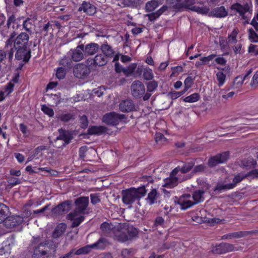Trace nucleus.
<instances>
[{"mask_svg":"<svg viewBox=\"0 0 258 258\" xmlns=\"http://www.w3.org/2000/svg\"><path fill=\"white\" fill-rule=\"evenodd\" d=\"M249 39L254 42H258V36L252 29L248 30Z\"/></svg>","mask_w":258,"mask_h":258,"instance_id":"54","label":"nucleus"},{"mask_svg":"<svg viewBox=\"0 0 258 258\" xmlns=\"http://www.w3.org/2000/svg\"><path fill=\"white\" fill-rule=\"evenodd\" d=\"M16 50L15 58L28 62L31 57V49L29 47H14Z\"/></svg>","mask_w":258,"mask_h":258,"instance_id":"6","label":"nucleus"},{"mask_svg":"<svg viewBox=\"0 0 258 258\" xmlns=\"http://www.w3.org/2000/svg\"><path fill=\"white\" fill-rule=\"evenodd\" d=\"M106 132V128L103 126H92L88 130L89 135H101Z\"/></svg>","mask_w":258,"mask_h":258,"instance_id":"26","label":"nucleus"},{"mask_svg":"<svg viewBox=\"0 0 258 258\" xmlns=\"http://www.w3.org/2000/svg\"><path fill=\"white\" fill-rule=\"evenodd\" d=\"M69 55L75 62L83 60L85 56L84 44L79 45L75 49H71L69 52Z\"/></svg>","mask_w":258,"mask_h":258,"instance_id":"12","label":"nucleus"},{"mask_svg":"<svg viewBox=\"0 0 258 258\" xmlns=\"http://www.w3.org/2000/svg\"><path fill=\"white\" fill-rule=\"evenodd\" d=\"M67 225L64 223H59L55 228L52 233V237L57 238L62 236L65 232L67 229Z\"/></svg>","mask_w":258,"mask_h":258,"instance_id":"24","label":"nucleus"},{"mask_svg":"<svg viewBox=\"0 0 258 258\" xmlns=\"http://www.w3.org/2000/svg\"><path fill=\"white\" fill-rule=\"evenodd\" d=\"M157 190L156 189H152L148 194L146 201L150 205H153L157 200Z\"/></svg>","mask_w":258,"mask_h":258,"instance_id":"37","label":"nucleus"},{"mask_svg":"<svg viewBox=\"0 0 258 258\" xmlns=\"http://www.w3.org/2000/svg\"><path fill=\"white\" fill-rule=\"evenodd\" d=\"M200 99V95L198 93H194L184 99L185 102L193 103L198 101Z\"/></svg>","mask_w":258,"mask_h":258,"instance_id":"44","label":"nucleus"},{"mask_svg":"<svg viewBox=\"0 0 258 258\" xmlns=\"http://www.w3.org/2000/svg\"><path fill=\"white\" fill-rule=\"evenodd\" d=\"M91 202L93 205H95L100 202V200L97 194H91L90 195Z\"/></svg>","mask_w":258,"mask_h":258,"instance_id":"62","label":"nucleus"},{"mask_svg":"<svg viewBox=\"0 0 258 258\" xmlns=\"http://www.w3.org/2000/svg\"><path fill=\"white\" fill-rule=\"evenodd\" d=\"M66 74V72L64 68L62 67L58 68L56 73V76L58 79L61 80L64 78Z\"/></svg>","mask_w":258,"mask_h":258,"instance_id":"52","label":"nucleus"},{"mask_svg":"<svg viewBox=\"0 0 258 258\" xmlns=\"http://www.w3.org/2000/svg\"><path fill=\"white\" fill-rule=\"evenodd\" d=\"M50 30L52 31L53 28L52 25L50 24L49 22H47L46 24H44L43 26V28L41 30V32L44 33V36H47L48 35V32Z\"/></svg>","mask_w":258,"mask_h":258,"instance_id":"47","label":"nucleus"},{"mask_svg":"<svg viewBox=\"0 0 258 258\" xmlns=\"http://www.w3.org/2000/svg\"><path fill=\"white\" fill-rule=\"evenodd\" d=\"M60 207L59 204L57 206L53 208L51 211L52 214L54 216L60 215L63 214L64 213L63 212V211H61L62 210Z\"/></svg>","mask_w":258,"mask_h":258,"instance_id":"58","label":"nucleus"},{"mask_svg":"<svg viewBox=\"0 0 258 258\" xmlns=\"http://www.w3.org/2000/svg\"><path fill=\"white\" fill-rule=\"evenodd\" d=\"M108 62V58L103 54H99L95 56V65L103 66Z\"/></svg>","mask_w":258,"mask_h":258,"instance_id":"34","label":"nucleus"},{"mask_svg":"<svg viewBox=\"0 0 258 258\" xmlns=\"http://www.w3.org/2000/svg\"><path fill=\"white\" fill-rule=\"evenodd\" d=\"M205 166L203 164H201L195 166L194 168L193 172L195 173H201L204 171Z\"/></svg>","mask_w":258,"mask_h":258,"instance_id":"63","label":"nucleus"},{"mask_svg":"<svg viewBox=\"0 0 258 258\" xmlns=\"http://www.w3.org/2000/svg\"><path fill=\"white\" fill-rule=\"evenodd\" d=\"M124 118V115L112 112L105 114L102 118L103 121L109 125L117 124L119 121Z\"/></svg>","mask_w":258,"mask_h":258,"instance_id":"7","label":"nucleus"},{"mask_svg":"<svg viewBox=\"0 0 258 258\" xmlns=\"http://www.w3.org/2000/svg\"><path fill=\"white\" fill-rule=\"evenodd\" d=\"M190 10L197 12L201 14H207L209 12V8L206 6H202L201 7L194 6L190 8Z\"/></svg>","mask_w":258,"mask_h":258,"instance_id":"39","label":"nucleus"},{"mask_svg":"<svg viewBox=\"0 0 258 258\" xmlns=\"http://www.w3.org/2000/svg\"><path fill=\"white\" fill-rule=\"evenodd\" d=\"M112 230L115 238L118 241L123 242L128 240L129 225L127 223H119Z\"/></svg>","mask_w":258,"mask_h":258,"instance_id":"3","label":"nucleus"},{"mask_svg":"<svg viewBox=\"0 0 258 258\" xmlns=\"http://www.w3.org/2000/svg\"><path fill=\"white\" fill-rule=\"evenodd\" d=\"M89 199L88 197H81L75 200V204L76 208L73 212L84 214L89 205Z\"/></svg>","mask_w":258,"mask_h":258,"instance_id":"5","label":"nucleus"},{"mask_svg":"<svg viewBox=\"0 0 258 258\" xmlns=\"http://www.w3.org/2000/svg\"><path fill=\"white\" fill-rule=\"evenodd\" d=\"M34 21L30 18H27L23 23L24 29L30 34L33 33V30L34 27Z\"/></svg>","mask_w":258,"mask_h":258,"instance_id":"31","label":"nucleus"},{"mask_svg":"<svg viewBox=\"0 0 258 258\" xmlns=\"http://www.w3.org/2000/svg\"><path fill=\"white\" fill-rule=\"evenodd\" d=\"M105 239L103 238H100L96 243H94L93 244L90 245H87L86 246L81 247L77 250H76L75 249H72V250H73V254L74 255H80V254H85L89 253L90 251L91 250V248H99V249H102L103 248L105 245Z\"/></svg>","mask_w":258,"mask_h":258,"instance_id":"4","label":"nucleus"},{"mask_svg":"<svg viewBox=\"0 0 258 258\" xmlns=\"http://www.w3.org/2000/svg\"><path fill=\"white\" fill-rule=\"evenodd\" d=\"M41 110L45 114L48 115L50 117L52 116L54 114L53 109L47 106L46 105H42L41 106Z\"/></svg>","mask_w":258,"mask_h":258,"instance_id":"48","label":"nucleus"},{"mask_svg":"<svg viewBox=\"0 0 258 258\" xmlns=\"http://www.w3.org/2000/svg\"><path fill=\"white\" fill-rule=\"evenodd\" d=\"M204 191L203 190H198L193 193L191 198L195 205L204 201Z\"/></svg>","mask_w":258,"mask_h":258,"instance_id":"30","label":"nucleus"},{"mask_svg":"<svg viewBox=\"0 0 258 258\" xmlns=\"http://www.w3.org/2000/svg\"><path fill=\"white\" fill-rule=\"evenodd\" d=\"M57 245L53 241L46 240L35 246L33 255L37 258H54Z\"/></svg>","mask_w":258,"mask_h":258,"instance_id":"2","label":"nucleus"},{"mask_svg":"<svg viewBox=\"0 0 258 258\" xmlns=\"http://www.w3.org/2000/svg\"><path fill=\"white\" fill-rule=\"evenodd\" d=\"M249 176H251L253 178H258V169L253 170L247 174H238L232 179V182L229 177L226 178L223 182H218L214 190V191H221L232 189L236 186L237 183Z\"/></svg>","mask_w":258,"mask_h":258,"instance_id":"1","label":"nucleus"},{"mask_svg":"<svg viewBox=\"0 0 258 258\" xmlns=\"http://www.w3.org/2000/svg\"><path fill=\"white\" fill-rule=\"evenodd\" d=\"M143 71V68L142 66H138L137 63L130 64V76L134 77H140Z\"/></svg>","mask_w":258,"mask_h":258,"instance_id":"23","label":"nucleus"},{"mask_svg":"<svg viewBox=\"0 0 258 258\" xmlns=\"http://www.w3.org/2000/svg\"><path fill=\"white\" fill-rule=\"evenodd\" d=\"M8 211V207L4 204L0 203V223L7 217V212Z\"/></svg>","mask_w":258,"mask_h":258,"instance_id":"40","label":"nucleus"},{"mask_svg":"<svg viewBox=\"0 0 258 258\" xmlns=\"http://www.w3.org/2000/svg\"><path fill=\"white\" fill-rule=\"evenodd\" d=\"M122 200L125 204H129V189L122 191Z\"/></svg>","mask_w":258,"mask_h":258,"instance_id":"50","label":"nucleus"},{"mask_svg":"<svg viewBox=\"0 0 258 258\" xmlns=\"http://www.w3.org/2000/svg\"><path fill=\"white\" fill-rule=\"evenodd\" d=\"M245 235V232L239 231L229 233L222 236L223 239H232L233 238H239L243 237Z\"/></svg>","mask_w":258,"mask_h":258,"instance_id":"35","label":"nucleus"},{"mask_svg":"<svg viewBox=\"0 0 258 258\" xmlns=\"http://www.w3.org/2000/svg\"><path fill=\"white\" fill-rule=\"evenodd\" d=\"M28 34L21 32L15 39L14 47H29Z\"/></svg>","mask_w":258,"mask_h":258,"instance_id":"15","label":"nucleus"},{"mask_svg":"<svg viewBox=\"0 0 258 258\" xmlns=\"http://www.w3.org/2000/svg\"><path fill=\"white\" fill-rule=\"evenodd\" d=\"M258 84V71L256 72L252 77L250 85L252 87H256Z\"/></svg>","mask_w":258,"mask_h":258,"instance_id":"64","label":"nucleus"},{"mask_svg":"<svg viewBox=\"0 0 258 258\" xmlns=\"http://www.w3.org/2000/svg\"><path fill=\"white\" fill-rule=\"evenodd\" d=\"M13 36H12L10 38H9L6 42V46L5 49L6 51L7 52V55L8 56V59L10 62L12 61L13 58V54L14 52V39L13 38Z\"/></svg>","mask_w":258,"mask_h":258,"instance_id":"20","label":"nucleus"},{"mask_svg":"<svg viewBox=\"0 0 258 258\" xmlns=\"http://www.w3.org/2000/svg\"><path fill=\"white\" fill-rule=\"evenodd\" d=\"M100 49L98 44L90 43L86 45H84V52L85 56L93 55L97 53Z\"/></svg>","mask_w":258,"mask_h":258,"instance_id":"19","label":"nucleus"},{"mask_svg":"<svg viewBox=\"0 0 258 258\" xmlns=\"http://www.w3.org/2000/svg\"><path fill=\"white\" fill-rule=\"evenodd\" d=\"M80 121L81 127L83 128H85L88 125V121L87 116L85 115L80 117Z\"/></svg>","mask_w":258,"mask_h":258,"instance_id":"55","label":"nucleus"},{"mask_svg":"<svg viewBox=\"0 0 258 258\" xmlns=\"http://www.w3.org/2000/svg\"><path fill=\"white\" fill-rule=\"evenodd\" d=\"M176 203L180 205V208L182 210H186L195 205L192 200L191 196L189 194H185L181 196Z\"/></svg>","mask_w":258,"mask_h":258,"instance_id":"11","label":"nucleus"},{"mask_svg":"<svg viewBox=\"0 0 258 258\" xmlns=\"http://www.w3.org/2000/svg\"><path fill=\"white\" fill-rule=\"evenodd\" d=\"M73 59L69 56H64L59 60V64L64 67L71 68L73 67Z\"/></svg>","mask_w":258,"mask_h":258,"instance_id":"38","label":"nucleus"},{"mask_svg":"<svg viewBox=\"0 0 258 258\" xmlns=\"http://www.w3.org/2000/svg\"><path fill=\"white\" fill-rule=\"evenodd\" d=\"M239 32V30L237 28H235L231 34L228 36V42L231 44H235L237 42V35Z\"/></svg>","mask_w":258,"mask_h":258,"instance_id":"41","label":"nucleus"},{"mask_svg":"<svg viewBox=\"0 0 258 258\" xmlns=\"http://www.w3.org/2000/svg\"><path fill=\"white\" fill-rule=\"evenodd\" d=\"M195 3L194 0H184L182 3V7L190 10Z\"/></svg>","mask_w":258,"mask_h":258,"instance_id":"59","label":"nucleus"},{"mask_svg":"<svg viewBox=\"0 0 258 258\" xmlns=\"http://www.w3.org/2000/svg\"><path fill=\"white\" fill-rule=\"evenodd\" d=\"M14 84L11 82H10L8 84V85L5 88V93L7 94V95H8L10 93H11L14 89Z\"/></svg>","mask_w":258,"mask_h":258,"instance_id":"57","label":"nucleus"},{"mask_svg":"<svg viewBox=\"0 0 258 258\" xmlns=\"http://www.w3.org/2000/svg\"><path fill=\"white\" fill-rule=\"evenodd\" d=\"M132 94L136 98H140L145 92L144 84L140 81H134L131 85Z\"/></svg>","mask_w":258,"mask_h":258,"instance_id":"10","label":"nucleus"},{"mask_svg":"<svg viewBox=\"0 0 258 258\" xmlns=\"http://www.w3.org/2000/svg\"><path fill=\"white\" fill-rule=\"evenodd\" d=\"M143 78L146 80H151L154 78L152 70L149 68L143 69Z\"/></svg>","mask_w":258,"mask_h":258,"instance_id":"42","label":"nucleus"},{"mask_svg":"<svg viewBox=\"0 0 258 258\" xmlns=\"http://www.w3.org/2000/svg\"><path fill=\"white\" fill-rule=\"evenodd\" d=\"M79 11H83L88 15H92L96 13V8L89 3L84 2L79 8Z\"/></svg>","mask_w":258,"mask_h":258,"instance_id":"22","label":"nucleus"},{"mask_svg":"<svg viewBox=\"0 0 258 258\" xmlns=\"http://www.w3.org/2000/svg\"><path fill=\"white\" fill-rule=\"evenodd\" d=\"M229 157V152H225L222 154H218L210 158L208 161V164L210 167H214L220 163L226 162Z\"/></svg>","mask_w":258,"mask_h":258,"instance_id":"13","label":"nucleus"},{"mask_svg":"<svg viewBox=\"0 0 258 258\" xmlns=\"http://www.w3.org/2000/svg\"><path fill=\"white\" fill-rule=\"evenodd\" d=\"M211 15L217 18H223L227 15V12L224 7L221 6L215 8L212 12H211Z\"/></svg>","mask_w":258,"mask_h":258,"instance_id":"33","label":"nucleus"},{"mask_svg":"<svg viewBox=\"0 0 258 258\" xmlns=\"http://www.w3.org/2000/svg\"><path fill=\"white\" fill-rule=\"evenodd\" d=\"M163 0H152L146 3V9L148 12L153 11L159 5H161Z\"/></svg>","mask_w":258,"mask_h":258,"instance_id":"32","label":"nucleus"},{"mask_svg":"<svg viewBox=\"0 0 258 258\" xmlns=\"http://www.w3.org/2000/svg\"><path fill=\"white\" fill-rule=\"evenodd\" d=\"M13 226L19 225L23 222V217L20 216H16L12 217Z\"/></svg>","mask_w":258,"mask_h":258,"instance_id":"56","label":"nucleus"},{"mask_svg":"<svg viewBox=\"0 0 258 258\" xmlns=\"http://www.w3.org/2000/svg\"><path fill=\"white\" fill-rule=\"evenodd\" d=\"M67 219L73 221L71 227L75 228L78 226L84 220V216L74 212H71L67 216Z\"/></svg>","mask_w":258,"mask_h":258,"instance_id":"17","label":"nucleus"},{"mask_svg":"<svg viewBox=\"0 0 258 258\" xmlns=\"http://www.w3.org/2000/svg\"><path fill=\"white\" fill-rule=\"evenodd\" d=\"M119 109L122 112H128L129 109V100L121 101L119 104Z\"/></svg>","mask_w":258,"mask_h":258,"instance_id":"45","label":"nucleus"},{"mask_svg":"<svg viewBox=\"0 0 258 258\" xmlns=\"http://www.w3.org/2000/svg\"><path fill=\"white\" fill-rule=\"evenodd\" d=\"M7 181L9 185L11 186L21 183V181L18 178L14 177L12 176L7 178Z\"/></svg>","mask_w":258,"mask_h":258,"instance_id":"46","label":"nucleus"},{"mask_svg":"<svg viewBox=\"0 0 258 258\" xmlns=\"http://www.w3.org/2000/svg\"><path fill=\"white\" fill-rule=\"evenodd\" d=\"M251 6L246 3L243 5H241L238 3H236L231 6V9L236 11L241 16H243L244 14L249 11Z\"/></svg>","mask_w":258,"mask_h":258,"instance_id":"21","label":"nucleus"},{"mask_svg":"<svg viewBox=\"0 0 258 258\" xmlns=\"http://www.w3.org/2000/svg\"><path fill=\"white\" fill-rule=\"evenodd\" d=\"M250 73H248L247 75L243 76H238L236 77L233 82V85L230 88H228V90L230 89H238L240 88L243 83V81L245 80L246 77L248 76Z\"/></svg>","mask_w":258,"mask_h":258,"instance_id":"28","label":"nucleus"},{"mask_svg":"<svg viewBox=\"0 0 258 258\" xmlns=\"http://www.w3.org/2000/svg\"><path fill=\"white\" fill-rule=\"evenodd\" d=\"M193 79L191 77H188L184 82V92H185L189 88H190L193 83Z\"/></svg>","mask_w":258,"mask_h":258,"instance_id":"51","label":"nucleus"},{"mask_svg":"<svg viewBox=\"0 0 258 258\" xmlns=\"http://www.w3.org/2000/svg\"><path fill=\"white\" fill-rule=\"evenodd\" d=\"M58 132L59 136L56 138V140L63 141L64 142L63 145L69 144L73 138L71 132L69 131L59 128Z\"/></svg>","mask_w":258,"mask_h":258,"instance_id":"18","label":"nucleus"},{"mask_svg":"<svg viewBox=\"0 0 258 258\" xmlns=\"http://www.w3.org/2000/svg\"><path fill=\"white\" fill-rule=\"evenodd\" d=\"M146 192L144 186L130 188V203L143 197Z\"/></svg>","mask_w":258,"mask_h":258,"instance_id":"14","label":"nucleus"},{"mask_svg":"<svg viewBox=\"0 0 258 258\" xmlns=\"http://www.w3.org/2000/svg\"><path fill=\"white\" fill-rule=\"evenodd\" d=\"M72 202L71 201H66L59 204L60 208L61 209L63 212L67 213L68 211H69L71 209V205H72Z\"/></svg>","mask_w":258,"mask_h":258,"instance_id":"43","label":"nucleus"},{"mask_svg":"<svg viewBox=\"0 0 258 258\" xmlns=\"http://www.w3.org/2000/svg\"><path fill=\"white\" fill-rule=\"evenodd\" d=\"M217 69L219 71L216 73V79L218 81V85L219 87L222 86L226 81V75L223 73V69L218 67Z\"/></svg>","mask_w":258,"mask_h":258,"instance_id":"29","label":"nucleus"},{"mask_svg":"<svg viewBox=\"0 0 258 258\" xmlns=\"http://www.w3.org/2000/svg\"><path fill=\"white\" fill-rule=\"evenodd\" d=\"M150 21H154L156 20L160 15V13L157 11L154 13L148 14L147 15Z\"/></svg>","mask_w":258,"mask_h":258,"instance_id":"60","label":"nucleus"},{"mask_svg":"<svg viewBox=\"0 0 258 258\" xmlns=\"http://www.w3.org/2000/svg\"><path fill=\"white\" fill-rule=\"evenodd\" d=\"M101 230L106 233H109V231L111 229L110 226L107 223H103L100 226Z\"/></svg>","mask_w":258,"mask_h":258,"instance_id":"61","label":"nucleus"},{"mask_svg":"<svg viewBox=\"0 0 258 258\" xmlns=\"http://www.w3.org/2000/svg\"><path fill=\"white\" fill-rule=\"evenodd\" d=\"M74 74L76 77L83 79L87 77L90 73V68L83 63H79L74 69Z\"/></svg>","mask_w":258,"mask_h":258,"instance_id":"9","label":"nucleus"},{"mask_svg":"<svg viewBox=\"0 0 258 258\" xmlns=\"http://www.w3.org/2000/svg\"><path fill=\"white\" fill-rule=\"evenodd\" d=\"M158 87V83L155 81H152L147 84L148 92H152Z\"/></svg>","mask_w":258,"mask_h":258,"instance_id":"53","label":"nucleus"},{"mask_svg":"<svg viewBox=\"0 0 258 258\" xmlns=\"http://www.w3.org/2000/svg\"><path fill=\"white\" fill-rule=\"evenodd\" d=\"M100 49L101 50L103 54L107 58L112 57L114 54V51L111 46L107 43L102 44Z\"/></svg>","mask_w":258,"mask_h":258,"instance_id":"27","label":"nucleus"},{"mask_svg":"<svg viewBox=\"0 0 258 258\" xmlns=\"http://www.w3.org/2000/svg\"><path fill=\"white\" fill-rule=\"evenodd\" d=\"M115 70L117 73H120L122 72L126 76H129V68L127 67L126 69L122 68L118 63H115Z\"/></svg>","mask_w":258,"mask_h":258,"instance_id":"49","label":"nucleus"},{"mask_svg":"<svg viewBox=\"0 0 258 258\" xmlns=\"http://www.w3.org/2000/svg\"><path fill=\"white\" fill-rule=\"evenodd\" d=\"M195 162L194 161L186 162L182 167L178 166L176 167L173 170V173L174 174L177 173L178 175H180V176L185 178L183 174L188 172L193 168Z\"/></svg>","mask_w":258,"mask_h":258,"instance_id":"16","label":"nucleus"},{"mask_svg":"<svg viewBox=\"0 0 258 258\" xmlns=\"http://www.w3.org/2000/svg\"><path fill=\"white\" fill-rule=\"evenodd\" d=\"M235 249L234 245L227 243H222L217 247V250L219 253H226L233 251Z\"/></svg>","mask_w":258,"mask_h":258,"instance_id":"25","label":"nucleus"},{"mask_svg":"<svg viewBox=\"0 0 258 258\" xmlns=\"http://www.w3.org/2000/svg\"><path fill=\"white\" fill-rule=\"evenodd\" d=\"M186 178L180 176L177 173L174 174L173 170L171 173L170 176L164 179V186L167 188H172L176 186L178 182L185 180Z\"/></svg>","mask_w":258,"mask_h":258,"instance_id":"8","label":"nucleus"},{"mask_svg":"<svg viewBox=\"0 0 258 258\" xmlns=\"http://www.w3.org/2000/svg\"><path fill=\"white\" fill-rule=\"evenodd\" d=\"M57 118L58 120L64 122L75 119L74 115L71 113H62L58 115Z\"/></svg>","mask_w":258,"mask_h":258,"instance_id":"36","label":"nucleus"}]
</instances>
